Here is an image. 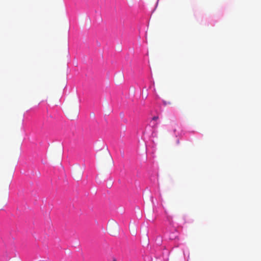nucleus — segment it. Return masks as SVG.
<instances>
[{"label": "nucleus", "mask_w": 261, "mask_h": 261, "mask_svg": "<svg viewBox=\"0 0 261 261\" xmlns=\"http://www.w3.org/2000/svg\"><path fill=\"white\" fill-rule=\"evenodd\" d=\"M118 228V224L114 221H112L109 222V230L111 233H114L115 229Z\"/></svg>", "instance_id": "nucleus-1"}, {"label": "nucleus", "mask_w": 261, "mask_h": 261, "mask_svg": "<svg viewBox=\"0 0 261 261\" xmlns=\"http://www.w3.org/2000/svg\"><path fill=\"white\" fill-rule=\"evenodd\" d=\"M158 119H159V116H154V117L152 118V120H153V121H156V120H157Z\"/></svg>", "instance_id": "nucleus-2"}, {"label": "nucleus", "mask_w": 261, "mask_h": 261, "mask_svg": "<svg viewBox=\"0 0 261 261\" xmlns=\"http://www.w3.org/2000/svg\"><path fill=\"white\" fill-rule=\"evenodd\" d=\"M113 261H117L116 259V258H114Z\"/></svg>", "instance_id": "nucleus-3"}]
</instances>
